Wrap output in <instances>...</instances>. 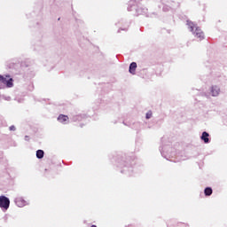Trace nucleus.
<instances>
[{"label": "nucleus", "instance_id": "1a4fd4ad", "mask_svg": "<svg viewBox=\"0 0 227 227\" xmlns=\"http://www.w3.org/2000/svg\"><path fill=\"white\" fill-rule=\"evenodd\" d=\"M43 155H44L43 150H37L36 151L37 159H43Z\"/></svg>", "mask_w": 227, "mask_h": 227}, {"label": "nucleus", "instance_id": "ddd939ff", "mask_svg": "<svg viewBox=\"0 0 227 227\" xmlns=\"http://www.w3.org/2000/svg\"><path fill=\"white\" fill-rule=\"evenodd\" d=\"M90 227H97V225H91Z\"/></svg>", "mask_w": 227, "mask_h": 227}, {"label": "nucleus", "instance_id": "423d86ee", "mask_svg": "<svg viewBox=\"0 0 227 227\" xmlns=\"http://www.w3.org/2000/svg\"><path fill=\"white\" fill-rule=\"evenodd\" d=\"M58 120L60 121V123H65V121H68L69 118L68 115L60 114L59 115Z\"/></svg>", "mask_w": 227, "mask_h": 227}, {"label": "nucleus", "instance_id": "20e7f679", "mask_svg": "<svg viewBox=\"0 0 227 227\" xmlns=\"http://www.w3.org/2000/svg\"><path fill=\"white\" fill-rule=\"evenodd\" d=\"M136 68H137V64L136 62H132L129 65V74H132V75H136Z\"/></svg>", "mask_w": 227, "mask_h": 227}, {"label": "nucleus", "instance_id": "6e6552de", "mask_svg": "<svg viewBox=\"0 0 227 227\" xmlns=\"http://www.w3.org/2000/svg\"><path fill=\"white\" fill-rule=\"evenodd\" d=\"M212 188L210 187H207L205 190H204V194L205 196H212Z\"/></svg>", "mask_w": 227, "mask_h": 227}, {"label": "nucleus", "instance_id": "9d476101", "mask_svg": "<svg viewBox=\"0 0 227 227\" xmlns=\"http://www.w3.org/2000/svg\"><path fill=\"white\" fill-rule=\"evenodd\" d=\"M16 205H18V207H24V205H26V201L21 199H17Z\"/></svg>", "mask_w": 227, "mask_h": 227}, {"label": "nucleus", "instance_id": "9b49d317", "mask_svg": "<svg viewBox=\"0 0 227 227\" xmlns=\"http://www.w3.org/2000/svg\"><path fill=\"white\" fill-rule=\"evenodd\" d=\"M150 118H152V111H149L146 114V120H150Z\"/></svg>", "mask_w": 227, "mask_h": 227}, {"label": "nucleus", "instance_id": "f8f14e48", "mask_svg": "<svg viewBox=\"0 0 227 227\" xmlns=\"http://www.w3.org/2000/svg\"><path fill=\"white\" fill-rule=\"evenodd\" d=\"M9 129L10 130H15V126H11Z\"/></svg>", "mask_w": 227, "mask_h": 227}, {"label": "nucleus", "instance_id": "7ed1b4c3", "mask_svg": "<svg viewBox=\"0 0 227 227\" xmlns=\"http://www.w3.org/2000/svg\"><path fill=\"white\" fill-rule=\"evenodd\" d=\"M0 208L8 210L10 208V199L5 196H0Z\"/></svg>", "mask_w": 227, "mask_h": 227}, {"label": "nucleus", "instance_id": "39448f33", "mask_svg": "<svg viewBox=\"0 0 227 227\" xmlns=\"http://www.w3.org/2000/svg\"><path fill=\"white\" fill-rule=\"evenodd\" d=\"M220 91H221V89H219V87H217V86H213L211 88V93H212L213 97H217V95H219Z\"/></svg>", "mask_w": 227, "mask_h": 227}, {"label": "nucleus", "instance_id": "f257e3e1", "mask_svg": "<svg viewBox=\"0 0 227 227\" xmlns=\"http://www.w3.org/2000/svg\"><path fill=\"white\" fill-rule=\"evenodd\" d=\"M187 26L195 38H198L200 41L205 39V33L201 31V28L198 25L191 20H187Z\"/></svg>", "mask_w": 227, "mask_h": 227}, {"label": "nucleus", "instance_id": "0eeeda50", "mask_svg": "<svg viewBox=\"0 0 227 227\" xmlns=\"http://www.w3.org/2000/svg\"><path fill=\"white\" fill-rule=\"evenodd\" d=\"M208 133L207 131H204L202 133V136H201V139L202 141H204V143H208L209 139H208Z\"/></svg>", "mask_w": 227, "mask_h": 227}, {"label": "nucleus", "instance_id": "f03ea898", "mask_svg": "<svg viewBox=\"0 0 227 227\" xmlns=\"http://www.w3.org/2000/svg\"><path fill=\"white\" fill-rule=\"evenodd\" d=\"M0 82L5 84L7 88H13V78H10V75H1L0 74Z\"/></svg>", "mask_w": 227, "mask_h": 227}]
</instances>
